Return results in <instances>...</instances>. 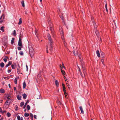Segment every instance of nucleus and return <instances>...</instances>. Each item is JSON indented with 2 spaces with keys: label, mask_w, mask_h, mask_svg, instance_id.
<instances>
[{
  "label": "nucleus",
  "mask_w": 120,
  "mask_h": 120,
  "mask_svg": "<svg viewBox=\"0 0 120 120\" xmlns=\"http://www.w3.org/2000/svg\"><path fill=\"white\" fill-rule=\"evenodd\" d=\"M29 53L31 56L32 57L34 54V52L33 48V46L31 44L29 45Z\"/></svg>",
  "instance_id": "obj_1"
},
{
  "label": "nucleus",
  "mask_w": 120,
  "mask_h": 120,
  "mask_svg": "<svg viewBox=\"0 0 120 120\" xmlns=\"http://www.w3.org/2000/svg\"><path fill=\"white\" fill-rule=\"evenodd\" d=\"M47 38L49 40L48 44L49 46L52 45L53 43V41L51 39V36L49 34H48L47 35Z\"/></svg>",
  "instance_id": "obj_2"
},
{
  "label": "nucleus",
  "mask_w": 120,
  "mask_h": 120,
  "mask_svg": "<svg viewBox=\"0 0 120 120\" xmlns=\"http://www.w3.org/2000/svg\"><path fill=\"white\" fill-rule=\"evenodd\" d=\"M80 62L81 63V65L82 67V70L83 71V73L84 74V76H85L86 75V69L84 67V63L82 60H80Z\"/></svg>",
  "instance_id": "obj_3"
},
{
  "label": "nucleus",
  "mask_w": 120,
  "mask_h": 120,
  "mask_svg": "<svg viewBox=\"0 0 120 120\" xmlns=\"http://www.w3.org/2000/svg\"><path fill=\"white\" fill-rule=\"evenodd\" d=\"M74 53L75 56H76L77 55L78 56V57H79V58L80 59V63L81 64V63L80 62V60H82H82V59H81V55H80L78 54V52L76 53H75L74 51Z\"/></svg>",
  "instance_id": "obj_4"
},
{
  "label": "nucleus",
  "mask_w": 120,
  "mask_h": 120,
  "mask_svg": "<svg viewBox=\"0 0 120 120\" xmlns=\"http://www.w3.org/2000/svg\"><path fill=\"white\" fill-rule=\"evenodd\" d=\"M11 102L10 100H7L5 102V104L6 105H9L10 104V103Z\"/></svg>",
  "instance_id": "obj_5"
},
{
  "label": "nucleus",
  "mask_w": 120,
  "mask_h": 120,
  "mask_svg": "<svg viewBox=\"0 0 120 120\" xmlns=\"http://www.w3.org/2000/svg\"><path fill=\"white\" fill-rule=\"evenodd\" d=\"M18 45L19 46H22L21 39L20 38L19 39L18 42Z\"/></svg>",
  "instance_id": "obj_6"
},
{
  "label": "nucleus",
  "mask_w": 120,
  "mask_h": 120,
  "mask_svg": "<svg viewBox=\"0 0 120 120\" xmlns=\"http://www.w3.org/2000/svg\"><path fill=\"white\" fill-rule=\"evenodd\" d=\"M11 67L13 69H15L16 68L17 65L15 63H14L11 65Z\"/></svg>",
  "instance_id": "obj_7"
},
{
  "label": "nucleus",
  "mask_w": 120,
  "mask_h": 120,
  "mask_svg": "<svg viewBox=\"0 0 120 120\" xmlns=\"http://www.w3.org/2000/svg\"><path fill=\"white\" fill-rule=\"evenodd\" d=\"M5 18V15L4 14H3L0 17V22L1 23L3 22V20L1 19H2V18H3V19H4Z\"/></svg>",
  "instance_id": "obj_8"
},
{
  "label": "nucleus",
  "mask_w": 120,
  "mask_h": 120,
  "mask_svg": "<svg viewBox=\"0 0 120 120\" xmlns=\"http://www.w3.org/2000/svg\"><path fill=\"white\" fill-rule=\"evenodd\" d=\"M50 30L51 31L52 34V35L54 34V31L53 30V28H52V27H50Z\"/></svg>",
  "instance_id": "obj_9"
},
{
  "label": "nucleus",
  "mask_w": 120,
  "mask_h": 120,
  "mask_svg": "<svg viewBox=\"0 0 120 120\" xmlns=\"http://www.w3.org/2000/svg\"><path fill=\"white\" fill-rule=\"evenodd\" d=\"M12 64V62L11 61H9L8 63V64H7L5 66L6 68H7L10 65H11Z\"/></svg>",
  "instance_id": "obj_10"
},
{
  "label": "nucleus",
  "mask_w": 120,
  "mask_h": 120,
  "mask_svg": "<svg viewBox=\"0 0 120 120\" xmlns=\"http://www.w3.org/2000/svg\"><path fill=\"white\" fill-rule=\"evenodd\" d=\"M5 92V90L2 89L1 88L0 89V92L1 93H4Z\"/></svg>",
  "instance_id": "obj_11"
},
{
  "label": "nucleus",
  "mask_w": 120,
  "mask_h": 120,
  "mask_svg": "<svg viewBox=\"0 0 120 120\" xmlns=\"http://www.w3.org/2000/svg\"><path fill=\"white\" fill-rule=\"evenodd\" d=\"M96 54H97V55L98 57H99L100 56V54L99 52V51L98 50H97L96 51Z\"/></svg>",
  "instance_id": "obj_12"
},
{
  "label": "nucleus",
  "mask_w": 120,
  "mask_h": 120,
  "mask_svg": "<svg viewBox=\"0 0 120 120\" xmlns=\"http://www.w3.org/2000/svg\"><path fill=\"white\" fill-rule=\"evenodd\" d=\"M79 109H80V110L81 113H82V114L84 113V112L83 110V109H82V106H80Z\"/></svg>",
  "instance_id": "obj_13"
},
{
  "label": "nucleus",
  "mask_w": 120,
  "mask_h": 120,
  "mask_svg": "<svg viewBox=\"0 0 120 120\" xmlns=\"http://www.w3.org/2000/svg\"><path fill=\"white\" fill-rule=\"evenodd\" d=\"M104 56H102V59L101 60V61L102 62L104 66H105V64H104Z\"/></svg>",
  "instance_id": "obj_14"
},
{
  "label": "nucleus",
  "mask_w": 120,
  "mask_h": 120,
  "mask_svg": "<svg viewBox=\"0 0 120 120\" xmlns=\"http://www.w3.org/2000/svg\"><path fill=\"white\" fill-rule=\"evenodd\" d=\"M60 30L61 35H63V32L61 28H60Z\"/></svg>",
  "instance_id": "obj_15"
},
{
  "label": "nucleus",
  "mask_w": 120,
  "mask_h": 120,
  "mask_svg": "<svg viewBox=\"0 0 120 120\" xmlns=\"http://www.w3.org/2000/svg\"><path fill=\"white\" fill-rule=\"evenodd\" d=\"M26 86V83L25 81H24L23 83V89H24Z\"/></svg>",
  "instance_id": "obj_16"
},
{
  "label": "nucleus",
  "mask_w": 120,
  "mask_h": 120,
  "mask_svg": "<svg viewBox=\"0 0 120 120\" xmlns=\"http://www.w3.org/2000/svg\"><path fill=\"white\" fill-rule=\"evenodd\" d=\"M93 23L94 28H97V26L95 23V22H94V21H93Z\"/></svg>",
  "instance_id": "obj_17"
},
{
  "label": "nucleus",
  "mask_w": 120,
  "mask_h": 120,
  "mask_svg": "<svg viewBox=\"0 0 120 120\" xmlns=\"http://www.w3.org/2000/svg\"><path fill=\"white\" fill-rule=\"evenodd\" d=\"M22 19L20 18L19 19V21L18 22V24L19 25H20L22 24Z\"/></svg>",
  "instance_id": "obj_18"
},
{
  "label": "nucleus",
  "mask_w": 120,
  "mask_h": 120,
  "mask_svg": "<svg viewBox=\"0 0 120 120\" xmlns=\"http://www.w3.org/2000/svg\"><path fill=\"white\" fill-rule=\"evenodd\" d=\"M22 95L23 99H25L27 97V95L26 94H23Z\"/></svg>",
  "instance_id": "obj_19"
},
{
  "label": "nucleus",
  "mask_w": 120,
  "mask_h": 120,
  "mask_svg": "<svg viewBox=\"0 0 120 120\" xmlns=\"http://www.w3.org/2000/svg\"><path fill=\"white\" fill-rule=\"evenodd\" d=\"M21 4L22 6L23 7H25L24 2L23 0H22L21 2Z\"/></svg>",
  "instance_id": "obj_20"
},
{
  "label": "nucleus",
  "mask_w": 120,
  "mask_h": 120,
  "mask_svg": "<svg viewBox=\"0 0 120 120\" xmlns=\"http://www.w3.org/2000/svg\"><path fill=\"white\" fill-rule=\"evenodd\" d=\"M4 26H1L0 28V30L2 31L3 32H4Z\"/></svg>",
  "instance_id": "obj_21"
},
{
  "label": "nucleus",
  "mask_w": 120,
  "mask_h": 120,
  "mask_svg": "<svg viewBox=\"0 0 120 120\" xmlns=\"http://www.w3.org/2000/svg\"><path fill=\"white\" fill-rule=\"evenodd\" d=\"M17 99L19 100H20L21 99V96L18 95L17 96Z\"/></svg>",
  "instance_id": "obj_22"
},
{
  "label": "nucleus",
  "mask_w": 120,
  "mask_h": 120,
  "mask_svg": "<svg viewBox=\"0 0 120 120\" xmlns=\"http://www.w3.org/2000/svg\"><path fill=\"white\" fill-rule=\"evenodd\" d=\"M4 64L3 62L1 63L0 64V66L1 68H3L4 66Z\"/></svg>",
  "instance_id": "obj_23"
},
{
  "label": "nucleus",
  "mask_w": 120,
  "mask_h": 120,
  "mask_svg": "<svg viewBox=\"0 0 120 120\" xmlns=\"http://www.w3.org/2000/svg\"><path fill=\"white\" fill-rule=\"evenodd\" d=\"M55 83L56 85L58 86L59 85V83L58 81L57 80H56L55 81Z\"/></svg>",
  "instance_id": "obj_24"
},
{
  "label": "nucleus",
  "mask_w": 120,
  "mask_h": 120,
  "mask_svg": "<svg viewBox=\"0 0 120 120\" xmlns=\"http://www.w3.org/2000/svg\"><path fill=\"white\" fill-rule=\"evenodd\" d=\"M6 115L8 117H9L11 115V114L9 112H8L6 114Z\"/></svg>",
  "instance_id": "obj_25"
},
{
  "label": "nucleus",
  "mask_w": 120,
  "mask_h": 120,
  "mask_svg": "<svg viewBox=\"0 0 120 120\" xmlns=\"http://www.w3.org/2000/svg\"><path fill=\"white\" fill-rule=\"evenodd\" d=\"M49 46V50L51 51H52L53 50L52 45Z\"/></svg>",
  "instance_id": "obj_26"
},
{
  "label": "nucleus",
  "mask_w": 120,
  "mask_h": 120,
  "mask_svg": "<svg viewBox=\"0 0 120 120\" xmlns=\"http://www.w3.org/2000/svg\"><path fill=\"white\" fill-rule=\"evenodd\" d=\"M61 72L62 74L63 75H64L65 74V71L64 70H61Z\"/></svg>",
  "instance_id": "obj_27"
},
{
  "label": "nucleus",
  "mask_w": 120,
  "mask_h": 120,
  "mask_svg": "<svg viewBox=\"0 0 120 120\" xmlns=\"http://www.w3.org/2000/svg\"><path fill=\"white\" fill-rule=\"evenodd\" d=\"M14 38H12V40L11 41V44L12 45L14 43Z\"/></svg>",
  "instance_id": "obj_28"
},
{
  "label": "nucleus",
  "mask_w": 120,
  "mask_h": 120,
  "mask_svg": "<svg viewBox=\"0 0 120 120\" xmlns=\"http://www.w3.org/2000/svg\"><path fill=\"white\" fill-rule=\"evenodd\" d=\"M95 33H96V35H97L98 37V36L99 34V32L97 30H95Z\"/></svg>",
  "instance_id": "obj_29"
},
{
  "label": "nucleus",
  "mask_w": 120,
  "mask_h": 120,
  "mask_svg": "<svg viewBox=\"0 0 120 120\" xmlns=\"http://www.w3.org/2000/svg\"><path fill=\"white\" fill-rule=\"evenodd\" d=\"M29 115V114L28 113H25L24 114V116L26 117L28 116Z\"/></svg>",
  "instance_id": "obj_30"
},
{
  "label": "nucleus",
  "mask_w": 120,
  "mask_h": 120,
  "mask_svg": "<svg viewBox=\"0 0 120 120\" xmlns=\"http://www.w3.org/2000/svg\"><path fill=\"white\" fill-rule=\"evenodd\" d=\"M24 104V103L23 102H22L20 103V106L21 107H22L23 105Z\"/></svg>",
  "instance_id": "obj_31"
},
{
  "label": "nucleus",
  "mask_w": 120,
  "mask_h": 120,
  "mask_svg": "<svg viewBox=\"0 0 120 120\" xmlns=\"http://www.w3.org/2000/svg\"><path fill=\"white\" fill-rule=\"evenodd\" d=\"M63 43L64 45V46L65 47H66V45L67 43L65 42V41L64 40V41H63Z\"/></svg>",
  "instance_id": "obj_32"
},
{
  "label": "nucleus",
  "mask_w": 120,
  "mask_h": 120,
  "mask_svg": "<svg viewBox=\"0 0 120 120\" xmlns=\"http://www.w3.org/2000/svg\"><path fill=\"white\" fill-rule=\"evenodd\" d=\"M30 116L31 118L32 119H33V114L32 113H30Z\"/></svg>",
  "instance_id": "obj_33"
},
{
  "label": "nucleus",
  "mask_w": 120,
  "mask_h": 120,
  "mask_svg": "<svg viewBox=\"0 0 120 120\" xmlns=\"http://www.w3.org/2000/svg\"><path fill=\"white\" fill-rule=\"evenodd\" d=\"M13 35H15V36H16V32L15 30H14L13 32Z\"/></svg>",
  "instance_id": "obj_34"
},
{
  "label": "nucleus",
  "mask_w": 120,
  "mask_h": 120,
  "mask_svg": "<svg viewBox=\"0 0 120 120\" xmlns=\"http://www.w3.org/2000/svg\"><path fill=\"white\" fill-rule=\"evenodd\" d=\"M7 100H9L10 98V96L9 95H8L7 96Z\"/></svg>",
  "instance_id": "obj_35"
},
{
  "label": "nucleus",
  "mask_w": 120,
  "mask_h": 120,
  "mask_svg": "<svg viewBox=\"0 0 120 120\" xmlns=\"http://www.w3.org/2000/svg\"><path fill=\"white\" fill-rule=\"evenodd\" d=\"M19 54L20 55H23V52L22 51H20L19 52Z\"/></svg>",
  "instance_id": "obj_36"
},
{
  "label": "nucleus",
  "mask_w": 120,
  "mask_h": 120,
  "mask_svg": "<svg viewBox=\"0 0 120 120\" xmlns=\"http://www.w3.org/2000/svg\"><path fill=\"white\" fill-rule=\"evenodd\" d=\"M57 103H58V105H61V102H60L59 101H57Z\"/></svg>",
  "instance_id": "obj_37"
},
{
  "label": "nucleus",
  "mask_w": 120,
  "mask_h": 120,
  "mask_svg": "<svg viewBox=\"0 0 120 120\" xmlns=\"http://www.w3.org/2000/svg\"><path fill=\"white\" fill-rule=\"evenodd\" d=\"M14 82L15 84H16L17 83V79L16 78H15L14 79Z\"/></svg>",
  "instance_id": "obj_38"
},
{
  "label": "nucleus",
  "mask_w": 120,
  "mask_h": 120,
  "mask_svg": "<svg viewBox=\"0 0 120 120\" xmlns=\"http://www.w3.org/2000/svg\"><path fill=\"white\" fill-rule=\"evenodd\" d=\"M61 35V38L63 41H64V34L63 35Z\"/></svg>",
  "instance_id": "obj_39"
},
{
  "label": "nucleus",
  "mask_w": 120,
  "mask_h": 120,
  "mask_svg": "<svg viewBox=\"0 0 120 120\" xmlns=\"http://www.w3.org/2000/svg\"><path fill=\"white\" fill-rule=\"evenodd\" d=\"M27 110H29L30 109V106L28 105H27Z\"/></svg>",
  "instance_id": "obj_40"
},
{
  "label": "nucleus",
  "mask_w": 120,
  "mask_h": 120,
  "mask_svg": "<svg viewBox=\"0 0 120 120\" xmlns=\"http://www.w3.org/2000/svg\"><path fill=\"white\" fill-rule=\"evenodd\" d=\"M48 22L49 23V27H52V24L50 22H49L48 21Z\"/></svg>",
  "instance_id": "obj_41"
},
{
  "label": "nucleus",
  "mask_w": 120,
  "mask_h": 120,
  "mask_svg": "<svg viewBox=\"0 0 120 120\" xmlns=\"http://www.w3.org/2000/svg\"><path fill=\"white\" fill-rule=\"evenodd\" d=\"M60 67L61 69V70H62L63 67V66H62V65L61 64H60Z\"/></svg>",
  "instance_id": "obj_42"
},
{
  "label": "nucleus",
  "mask_w": 120,
  "mask_h": 120,
  "mask_svg": "<svg viewBox=\"0 0 120 120\" xmlns=\"http://www.w3.org/2000/svg\"><path fill=\"white\" fill-rule=\"evenodd\" d=\"M17 118L18 120H20V117L19 115H18L17 116Z\"/></svg>",
  "instance_id": "obj_43"
},
{
  "label": "nucleus",
  "mask_w": 120,
  "mask_h": 120,
  "mask_svg": "<svg viewBox=\"0 0 120 120\" xmlns=\"http://www.w3.org/2000/svg\"><path fill=\"white\" fill-rule=\"evenodd\" d=\"M22 35L21 34H20L19 36V39L20 38L21 39V38H22Z\"/></svg>",
  "instance_id": "obj_44"
},
{
  "label": "nucleus",
  "mask_w": 120,
  "mask_h": 120,
  "mask_svg": "<svg viewBox=\"0 0 120 120\" xmlns=\"http://www.w3.org/2000/svg\"><path fill=\"white\" fill-rule=\"evenodd\" d=\"M17 48L18 50H21V48L20 47H18Z\"/></svg>",
  "instance_id": "obj_45"
},
{
  "label": "nucleus",
  "mask_w": 120,
  "mask_h": 120,
  "mask_svg": "<svg viewBox=\"0 0 120 120\" xmlns=\"http://www.w3.org/2000/svg\"><path fill=\"white\" fill-rule=\"evenodd\" d=\"M15 107L16 108V109H15V110H16V111H17L18 110V107L17 106V105H16L15 106Z\"/></svg>",
  "instance_id": "obj_46"
},
{
  "label": "nucleus",
  "mask_w": 120,
  "mask_h": 120,
  "mask_svg": "<svg viewBox=\"0 0 120 120\" xmlns=\"http://www.w3.org/2000/svg\"><path fill=\"white\" fill-rule=\"evenodd\" d=\"M3 60L5 62H7V59H6L5 58H4L3 59Z\"/></svg>",
  "instance_id": "obj_47"
},
{
  "label": "nucleus",
  "mask_w": 120,
  "mask_h": 120,
  "mask_svg": "<svg viewBox=\"0 0 120 120\" xmlns=\"http://www.w3.org/2000/svg\"><path fill=\"white\" fill-rule=\"evenodd\" d=\"M62 85L63 87V88L64 89H65V87L64 85V84H62Z\"/></svg>",
  "instance_id": "obj_48"
},
{
  "label": "nucleus",
  "mask_w": 120,
  "mask_h": 120,
  "mask_svg": "<svg viewBox=\"0 0 120 120\" xmlns=\"http://www.w3.org/2000/svg\"><path fill=\"white\" fill-rule=\"evenodd\" d=\"M80 73V75H81V76L83 78L84 77V75H83L82 74V72H81V73Z\"/></svg>",
  "instance_id": "obj_49"
},
{
  "label": "nucleus",
  "mask_w": 120,
  "mask_h": 120,
  "mask_svg": "<svg viewBox=\"0 0 120 120\" xmlns=\"http://www.w3.org/2000/svg\"><path fill=\"white\" fill-rule=\"evenodd\" d=\"M34 118L36 119H37L36 115H34Z\"/></svg>",
  "instance_id": "obj_50"
},
{
  "label": "nucleus",
  "mask_w": 120,
  "mask_h": 120,
  "mask_svg": "<svg viewBox=\"0 0 120 120\" xmlns=\"http://www.w3.org/2000/svg\"><path fill=\"white\" fill-rule=\"evenodd\" d=\"M35 34H36V36L38 38V36L37 35V32L36 30H35Z\"/></svg>",
  "instance_id": "obj_51"
},
{
  "label": "nucleus",
  "mask_w": 120,
  "mask_h": 120,
  "mask_svg": "<svg viewBox=\"0 0 120 120\" xmlns=\"http://www.w3.org/2000/svg\"><path fill=\"white\" fill-rule=\"evenodd\" d=\"M7 112L5 110L3 111L2 112V113H5Z\"/></svg>",
  "instance_id": "obj_52"
},
{
  "label": "nucleus",
  "mask_w": 120,
  "mask_h": 120,
  "mask_svg": "<svg viewBox=\"0 0 120 120\" xmlns=\"http://www.w3.org/2000/svg\"><path fill=\"white\" fill-rule=\"evenodd\" d=\"M3 110L2 109L1 107H0V112L2 113V112Z\"/></svg>",
  "instance_id": "obj_53"
},
{
  "label": "nucleus",
  "mask_w": 120,
  "mask_h": 120,
  "mask_svg": "<svg viewBox=\"0 0 120 120\" xmlns=\"http://www.w3.org/2000/svg\"><path fill=\"white\" fill-rule=\"evenodd\" d=\"M62 66H63V68H64V69H65V67L64 66V64H63V63H62Z\"/></svg>",
  "instance_id": "obj_54"
},
{
  "label": "nucleus",
  "mask_w": 120,
  "mask_h": 120,
  "mask_svg": "<svg viewBox=\"0 0 120 120\" xmlns=\"http://www.w3.org/2000/svg\"><path fill=\"white\" fill-rule=\"evenodd\" d=\"M60 17L62 20H64V18L62 16H61Z\"/></svg>",
  "instance_id": "obj_55"
},
{
  "label": "nucleus",
  "mask_w": 120,
  "mask_h": 120,
  "mask_svg": "<svg viewBox=\"0 0 120 120\" xmlns=\"http://www.w3.org/2000/svg\"><path fill=\"white\" fill-rule=\"evenodd\" d=\"M64 78L65 79V81H67L68 79H67V78L65 77V76H64Z\"/></svg>",
  "instance_id": "obj_56"
},
{
  "label": "nucleus",
  "mask_w": 120,
  "mask_h": 120,
  "mask_svg": "<svg viewBox=\"0 0 120 120\" xmlns=\"http://www.w3.org/2000/svg\"><path fill=\"white\" fill-rule=\"evenodd\" d=\"M64 94L65 96H67V95L68 94L67 93H66V92H64Z\"/></svg>",
  "instance_id": "obj_57"
},
{
  "label": "nucleus",
  "mask_w": 120,
  "mask_h": 120,
  "mask_svg": "<svg viewBox=\"0 0 120 120\" xmlns=\"http://www.w3.org/2000/svg\"><path fill=\"white\" fill-rule=\"evenodd\" d=\"M79 72L80 73H81V70L80 68H79Z\"/></svg>",
  "instance_id": "obj_58"
},
{
  "label": "nucleus",
  "mask_w": 120,
  "mask_h": 120,
  "mask_svg": "<svg viewBox=\"0 0 120 120\" xmlns=\"http://www.w3.org/2000/svg\"><path fill=\"white\" fill-rule=\"evenodd\" d=\"M11 71V70H8V73H10Z\"/></svg>",
  "instance_id": "obj_59"
},
{
  "label": "nucleus",
  "mask_w": 120,
  "mask_h": 120,
  "mask_svg": "<svg viewBox=\"0 0 120 120\" xmlns=\"http://www.w3.org/2000/svg\"><path fill=\"white\" fill-rule=\"evenodd\" d=\"M105 8H107V4L106 3H106L105 4Z\"/></svg>",
  "instance_id": "obj_60"
},
{
  "label": "nucleus",
  "mask_w": 120,
  "mask_h": 120,
  "mask_svg": "<svg viewBox=\"0 0 120 120\" xmlns=\"http://www.w3.org/2000/svg\"><path fill=\"white\" fill-rule=\"evenodd\" d=\"M28 101L25 103V105H24V106H25V105H27V103L28 102Z\"/></svg>",
  "instance_id": "obj_61"
},
{
  "label": "nucleus",
  "mask_w": 120,
  "mask_h": 120,
  "mask_svg": "<svg viewBox=\"0 0 120 120\" xmlns=\"http://www.w3.org/2000/svg\"><path fill=\"white\" fill-rule=\"evenodd\" d=\"M48 46L47 47V48H46V52L47 53H48Z\"/></svg>",
  "instance_id": "obj_62"
},
{
  "label": "nucleus",
  "mask_w": 120,
  "mask_h": 120,
  "mask_svg": "<svg viewBox=\"0 0 120 120\" xmlns=\"http://www.w3.org/2000/svg\"><path fill=\"white\" fill-rule=\"evenodd\" d=\"M91 20H92V22H93V21H94V18H93L92 17H91Z\"/></svg>",
  "instance_id": "obj_63"
},
{
  "label": "nucleus",
  "mask_w": 120,
  "mask_h": 120,
  "mask_svg": "<svg viewBox=\"0 0 120 120\" xmlns=\"http://www.w3.org/2000/svg\"><path fill=\"white\" fill-rule=\"evenodd\" d=\"M20 120H23V117H21L20 118Z\"/></svg>",
  "instance_id": "obj_64"
}]
</instances>
